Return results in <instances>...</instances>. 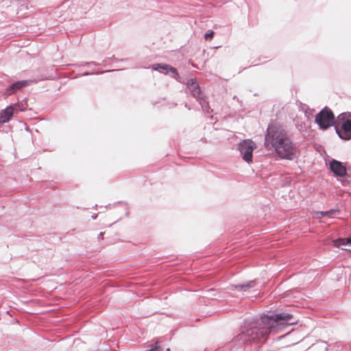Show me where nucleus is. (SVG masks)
Wrapping results in <instances>:
<instances>
[{"instance_id": "nucleus-1", "label": "nucleus", "mask_w": 351, "mask_h": 351, "mask_svg": "<svg viewBox=\"0 0 351 351\" xmlns=\"http://www.w3.org/2000/svg\"><path fill=\"white\" fill-rule=\"evenodd\" d=\"M289 313L263 314L260 318L249 317L243 322L240 332L226 346V351H250V344L265 341L267 336L278 333L284 328L296 324Z\"/></svg>"}, {"instance_id": "nucleus-2", "label": "nucleus", "mask_w": 351, "mask_h": 351, "mask_svg": "<svg viewBox=\"0 0 351 351\" xmlns=\"http://www.w3.org/2000/svg\"><path fill=\"white\" fill-rule=\"evenodd\" d=\"M264 144L268 149H274L282 160H293L296 158V144L291 139L287 131L280 125L269 124Z\"/></svg>"}, {"instance_id": "nucleus-3", "label": "nucleus", "mask_w": 351, "mask_h": 351, "mask_svg": "<svg viewBox=\"0 0 351 351\" xmlns=\"http://www.w3.org/2000/svg\"><path fill=\"white\" fill-rule=\"evenodd\" d=\"M315 121L322 130H326L331 126L336 125L335 114L327 106L316 114Z\"/></svg>"}, {"instance_id": "nucleus-4", "label": "nucleus", "mask_w": 351, "mask_h": 351, "mask_svg": "<svg viewBox=\"0 0 351 351\" xmlns=\"http://www.w3.org/2000/svg\"><path fill=\"white\" fill-rule=\"evenodd\" d=\"M256 147L251 139H245L238 144V150L244 161L248 164L252 162L253 152Z\"/></svg>"}, {"instance_id": "nucleus-5", "label": "nucleus", "mask_w": 351, "mask_h": 351, "mask_svg": "<svg viewBox=\"0 0 351 351\" xmlns=\"http://www.w3.org/2000/svg\"><path fill=\"white\" fill-rule=\"evenodd\" d=\"M98 64H99L96 62L90 61V62H82L79 64H71V66H75L76 68L86 67V66L89 68V71H86L82 73H80L77 75H76L75 77H82V76H87V75H98V74L107 73V72H113V71H119L118 69L117 70L112 69V70H106V71H99L95 68V66H97Z\"/></svg>"}, {"instance_id": "nucleus-6", "label": "nucleus", "mask_w": 351, "mask_h": 351, "mask_svg": "<svg viewBox=\"0 0 351 351\" xmlns=\"http://www.w3.org/2000/svg\"><path fill=\"white\" fill-rule=\"evenodd\" d=\"M190 95L195 97L197 101H199V104L202 110L206 113H210L213 112V110L210 108L209 106V103L208 101V97L203 91L204 89H189Z\"/></svg>"}, {"instance_id": "nucleus-7", "label": "nucleus", "mask_w": 351, "mask_h": 351, "mask_svg": "<svg viewBox=\"0 0 351 351\" xmlns=\"http://www.w3.org/2000/svg\"><path fill=\"white\" fill-rule=\"evenodd\" d=\"M154 71H158L160 73L168 75L171 77L181 82L180 77L177 69L167 64H154L152 66Z\"/></svg>"}, {"instance_id": "nucleus-8", "label": "nucleus", "mask_w": 351, "mask_h": 351, "mask_svg": "<svg viewBox=\"0 0 351 351\" xmlns=\"http://www.w3.org/2000/svg\"><path fill=\"white\" fill-rule=\"evenodd\" d=\"M335 129L338 136L343 141L351 139V119L339 125L336 124Z\"/></svg>"}, {"instance_id": "nucleus-9", "label": "nucleus", "mask_w": 351, "mask_h": 351, "mask_svg": "<svg viewBox=\"0 0 351 351\" xmlns=\"http://www.w3.org/2000/svg\"><path fill=\"white\" fill-rule=\"evenodd\" d=\"M330 170L337 177L343 178L348 175L347 168L345 165L337 160L332 159L329 164Z\"/></svg>"}, {"instance_id": "nucleus-10", "label": "nucleus", "mask_w": 351, "mask_h": 351, "mask_svg": "<svg viewBox=\"0 0 351 351\" xmlns=\"http://www.w3.org/2000/svg\"><path fill=\"white\" fill-rule=\"evenodd\" d=\"M256 280H252L241 284H237V285H231L230 287V289L237 290L239 291H248L249 290L254 288L256 286Z\"/></svg>"}, {"instance_id": "nucleus-11", "label": "nucleus", "mask_w": 351, "mask_h": 351, "mask_svg": "<svg viewBox=\"0 0 351 351\" xmlns=\"http://www.w3.org/2000/svg\"><path fill=\"white\" fill-rule=\"evenodd\" d=\"M16 108L14 105H10L0 112V125L8 123L11 119Z\"/></svg>"}, {"instance_id": "nucleus-12", "label": "nucleus", "mask_w": 351, "mask_h": 351, "mask_svg": "<svg viewBox=\"0 0 351 351\" xmlns=\"http://www.w3.org/2000/svg\"><path fill=\"white\" fill-rule=\"evenodd\" d=\"M34 82L35 80H21L12 83V84L9 85L7 88H23L26 86H33Z\"/></svg>"}, {"instance_id": "nucleus-13", "label": "nucleus", "mask_w": 351, "mask_h": 351, "mask_svg": "<svg viewBox=\"0 0 351 351\" xmlns=\"http://www.w3.org/2000/svg\"><path fill=\"white\" fill-rule=\"evenodd\" d=\"M351 245V237L339 238L333 241V245L336 247H340L341 245Z\"/></svg>"}, {"instance_id": "nucleus-14", "label": "nucleus", "mask_w": 351, "mask_h": 351, "mask_svg": "<svg viewBox=\"0 0 351 351\" xmlns=\"http://www.w3.org/2000/svg\"><path fill=\"white\" fill-rule=\"evenodd\" d=\"M350 119H351V112H343L337 116V122H339V123L342 124L343 123Z\"/></svg>"}, {"instance_id": "nucleus-15", "label": "nucleus", "mask_w": 351, "mask_h": 351, "mask_svg": "<svg viewBox=\"0 0 351 351\" xmlns=\"http://www.w3.org/2000/svg\"><path fill=\"white\" fill-rule=\"evenodd\" d=\"M300 108V110L304 112V115L308 120H309L313 117V112L308 106L306 104H302Z\"/></svg>"}, {"instance_id": "nucleus-16", "label": "nucleus", "mask_w": 351, "mask_h": 351, "mask_svg": "<svg viewBox=\"0 0 351 351\" xmlns=\"http://www.w3.org/2000/svg\"><path fill=\"white\" fill-rule=\"evenodd\" d=\"M27 99L26 97H24L21 103H18L16 104V106L18 107L19 110H20L21 112H23L25 110L26 107L27 106Z\"/></svg>"}, {"instance_id": "nucleus-17", "label": "nucleus", "mask_w": 351, "mask_h": 351, "mask_svg": "<svg viewBox=\"0 0 351 351\" xmlns=\"http://www.w3.org/2000/svg\"><path fill=\"white\" fill-rule=\"evenodd\" d=\"M149 348L145 351H158L160 348V345L158 341H156L154 343L148 346Z\"/></svg>"}, {"instance_id": "nucleus-18", "label": "nucleus", "mask_w": 351, "mask_h": 351, "mask_svg": "<svg viewBox=\"0 0 351 351\" xmlns=\"http://www.w3.org/2000/svg\"><path fill=\"white\" fill-rule=\"evenodd\" d=\"M186 86L187 87L191 86L192 88H199V86L197 84L195 78L189 79L186 82Z\"/></svg>"}, {"instance_id": "nucleus-19", "label": "nucleus", "mask_w": 351, "mask_h": 351, "mask_svg": "<svg viewBox=\"0 0 351 351\" xmlns=\"http://www.w3.org/2000/svg\"><path fill=\"white\" fill-rule=\"evenodd\" d=\"M214 36V32L213 30H208L205 34L204 38L206 40L211 39L213 38Z\"/></svg>"}, {"instance_id": "nucleus-20", "label": "nucleus", "mask_w": 351, "mask_h": 351, "mask_svg": "<svg viewBox=\"0 0 351 351\" xmlns=\"http://www.w3.org/2000/svg\"><path fill=\"white\" fill-rule=\"evenodd\" d=\"M326 213H328V215H332L339 213V209H330L328 210H326Z\"/></svg>"}, {"instance_id": "nucleus-21", "label": "nucleus", "mask_w": 351, "mask_h": 351, "mask_svg": "<svg viewBox=\"0 0 351 351\" xmlns=\"http://www.w3.org/2000/svg\"><path fill=\"white\" fill-rule=\"evenodd\" d=\"M104 232H101L98 235V240L103 239H104Z\"/></svg>"}, {"instance_id": "nucleus-22", "label": "nucleus", "mask_w": 351, "mask_h": 351, "mask_svg": "<svg viewBox=\"0 0 351 351\" xmlns=\"http://www.w3.org/2000/svg\"><path fill=\"white\" fill-rule=\"evenodd\" d=\"M320 214L322 215V217L328 215V213H326V211H321Z\"/></svg>"}, {"instance_id": "nucleus-23", "label": "nucleus", "mask_w": 351, "mask_h": 351, "mask_svg": "<svg viewBox=\"0 0 351 351\" xmlns=\"http://www.w3.org/2000/svg\"><path fill=\"white\" fill-rule=\"evenodd\" d=\"M260 348V346H255L254 348V351H258V349Z\"/></svg>"}, {"instance_id": "nucleus-24", "label": "nucleus", "mask_w": 351, "mask_h": 351, "mask_svg": "<svg viewBox=\"0 0 351 351\" xmlns=\"http://www.w3.org/2000/svg\"><path fill=\"white\" fill-rule=\"evenodd\" d=\"M14 90V89H7V91L8 92V93L9 95L12 94L13 92H12V91H11V90Z\"/></svg>"}, {"instance_id": "nucleus-25", "label": "nucleus", "mask_w": 351, "mask_h": 351, "mask_svg": "<svg viewBox=\"0 0 351 351\" xmlns=\"http://www.w3.org/2000/svg\"><path fill=\"white\" fill-rule=\"evenodd\" d=\"M341 182H342L343 185H346V182H347V181H345V180H343Z\"/></svg>"}, {"instance_id": "nucleus-26", "label": "nucleus", "mask_w": 351, "mask_h": 351, "mask_svg": "<svg viewBox=\"0 0 351 351\" xmlns=\"http://www.w3.org/2000/svg\"><path fill=\"white\" fill-rule=\"evenodd\" d=\"M123 202H122V201H119L117 202V204H123Z\"/></svg>"}, {"instance_id": "nucleus-27", "label": "nucleus", "mask_w": 351, "mask_h": 351, "mask_svg": "<svg viewBox=\"0 0 351 351\" xmlns=\"http://www.w3.org/2000/svg\"><path fill=\"white\" fill-rule=\"evenodd\" d=\"M300 130H302V125H300Z\"/></svg>"}, {"instance_id": "nucleus-28", "label": "nucleus", "mask_w": 351, "mask_h": 351, "mask_svg": "<svg viewBox=\"0 0 351 351\" xmlns=\"http://www.w3.org/2000/svg\"><path fill=\"white\" fill-rule=\"evenodd\" d=\"M349 251H351V250H349Z\"/></svg>"}]
</instances>
